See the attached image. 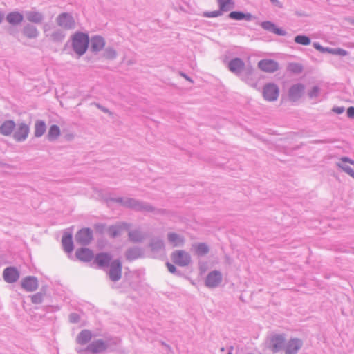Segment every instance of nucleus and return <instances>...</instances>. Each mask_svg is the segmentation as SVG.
Here are the masks:
<instances>
[{
    "label": "nucleus",
    "instance_id": "f257e3e1",
    "mask_svg": "<svg viewBox=\"0 0 354 354\" xmlns=\"http://www.w3.org/2000/svg\"><path fill=\"white\" fill-rule=\"evenodd\" d=\"M88 41L87 35L84 33L75 34L72 40L73 50L79 55H82L87 50Z\"/></svg>",
    "mask_w": 354,
    "mask_h": 354
},
{
    "label": "nucleus",
    "instance_id": "f03ea898",
    "mask_svg": "<svg viewBox=\"0 0 354 354\" xmlns=\"http://www.w3.org/2000/svg\"><path fill=\"white\" fill-rule=\"evenodd\" d=\"M173 262L180 266H187L191 261L189 254L183 250H177L171 255Z\"/></svg>",
    "mask_w": 354,
    "mask_h": 354
},
{
    "label": "nucleus",
    "instance_id": "7ed1b4c3",
    "mask_svg": "<svg viewBox=\"0 0 354 354\" xmlns=\"http://www.w3.org/2000/svg\"><path fill=\"white\" fill-rule=\"evenodd\" d=\"M29 127L24 124H19L17 128L15 127L13 131V138L17 142H21L25 140L29 134Z\"/></svg>",
    "mask_w": 354,
    "mask_h": 354
},
{
    "label": "nucleus",
    "instance_id": "20e7f679",
    "mask_svg": "<svg viewBox=\"0 0 354 354\" xmlns=\"http://www.w3.org/2000/svg\"><path fill=\"white\" fill-rule=\"evenodd\" d=\"M122 275V264L118 260L112 261L110 264L109 276L113 281H118Z\"/></svg>",
    "mask_w": 354,
    "mask_h": 354
},
{
    "label": "nucleus",
    "instance_id": "39448f33",
    "mask_svg": "<svg viewBox=\"0 0 354 354\" xmlns=\"http://www.w3.org/2000/svg\"><path fill=\"white\" fill-rule=\"evenodd\" d=\"M279 96V88L274 84H268L263 88V97L268 101H274Z\"/></svg>",
    "mask_w": 354,
    "mask_h": 354
},
{
    "label": "nucleus",
    "instance_id": "423d86ee",
    "mask_svg": "<svg viewBox=\"0 0 354 354\" xmlns=\"http://www.w3.org/2000/svg\"><path fill=\"white\" fill-rule=\"evenodd\" d=\"M302 342L298 338L290 339L285 345L286 354H296L302 346Z\"/></svg>",
    "mask_w": 354,
    "mask_h": 354
},
{
    "label": "nucleus",
    "instance_id": "0eeeda50",
    "mask_svg": "<svg viewBox=\"0 0 354 354\" xmlns=\"http://www.w3.org/2000/svg\"><path fill=\"white\" fill-rule=\"evenodd\" d=\"M258 67L265 72L272 73L278 69L279 66L277 62L272 59H263L258 63Z\"/></svg>",
    "mask_w": 354,
    "mask_h": 354
},
{
    "label": "nucleus",
    "instance_id": "6e6552de",
    "mask_svg": "<svg viewBox=\"0 0 354 354\" xmlns=\"http://www.w3.org/2000/svg\"><path fill=\"white\" fill-rule=\"evenodd\" d=\"M285 345V339L282 335H277L270 339V347L274 352L284 350Z\"/></svg>",
    "mask_w": 354,
    "mask_h": 354
},
{
    "label": "nucleus",
    "instance_id": "1a4fd4ad",
    "mask_svg": "<svg viewBox=\"0 0 354 354\" xmlns=\"http://www.w3.org/2000/svg\"><path fill=\"white\" fill-rule=\"evenodd\" d=\"M3 277L6 282L14 283L19 279V274L16 268L10 267L4 270Z\"/></svg>",
    "mask_w": 354,
    "mask_h": 354
},
{
    "label": "nucleus",
    "instance_id": "9d476101",
    "mask_svg": "<svg viewBox=\"0 0 354 354\" xmlns=\"http://www.w3.org/2000/svg\"><path fill=\"white\" fill-rule=\"evenodd\" d=\"M106 348L107 345L106 342L102 339H99L89 344L86 348V351L92 353H98L106 351Z\"/></svg>",
    "mask_w": 354,
    "mask_h": 354
},
{
    "label": "nucleus",
    "instance_id": "9b49d317",
    "mask_svg": "<svg viewBox=\"0 0 354 354\" xmlns=\"http://www.w3.org/2000/svg\"><path fill=\"white\" fill-rule=\"evenodd\" d=\"M338 166L345 172L354 178V162L347 158H342L338 163Z\"/></svg>",
    "mask_w": 354,
    "mask_h": 354
},
{
    "label": "nucleus",
    "instance_id": "f8f14e48",
    "mask_svg": "<svg viewBox=\"0 0 354 354\" xmlns=\"http://www.w3.org/2000/svg\"><path fill=\"white\" fill-rule=\"evenodd\" d=\"M92 239V232L89 229H82L76 234V241L80 244H87Z\"/></svg>",
    "mask_w": 354,
    "mask_h": 354
},
{
    "label": "nucleus",
    "instance_id": "ddd939ff",
    "mask_svg": "<svg viewBox=\"0 0 354 354\" xmlns=\"http://www.w3.org/2000/svg\"><path fill=\"white\" fill-rule=\"evenodd\" d=\"M75 255L80 261L84 262L91 261L94 257L93 252L88 248L78 249L75 252Z\"/></svg>",
    "mask_w": 354,
    "mask_h": 354
},
{
    "label": "nucleus",
    "instance_id": "4468645a",
    "mask_svg": "<svg viewBox=\"0 0 354 354\" xmlns=\"http://www.w3.org/2000/svg\"><path fill=\"white\" fill-rule=\"evenodd\" d=\"M21 286L26 291L32 292L38 287V282L35 277H27L21 281Z\"/></svg>",
    "mask_w": 354,
    "mask_h": 354
},
{
    "label": "nucleus",
    "instance_id": "2eb2a0df",
    "mask_svg": "<svg viewBox=\"0 0 354 354\" xmlns=\"http://www.w3.org/2000/svg\"><path fill=\"white\" fill-rule=\"evenodd\" d=\"M304 86L301 84L293 85L289 90V97L291 100H298L304 93Z\"/></svg>",
    "mask_w": 354,
    "mask_h": 354
},
{
    "label": "nucleus",
    "instance_id": "dca6fc26",
    "mask_svg": "<svg viewBox=\"0 0 354 354\" xmlns=\"http://www.w3.org/2000/svg\"><path fill=\"white\" fill-rule=\"evenodd\" d=\"M57 23L59 26L65 29L71 28L74 26V21L73 18L65 13L60 15L58 17Z\"/></svg>",
    "mask_w": 354,
    "mask_h": 354
},
{
    "label": "nucleus",
    "instance_id": "f3484780",
    "mask_svg": "<svg viewBox=\"0 0 354 354\" xmlns=\"http://www.w3.org/2000/svg\"><path fill=\"white\" fill-rule=\"evenodd\" d=\"M221 281V275L220 272L214 271L210 272L206 279V285L209 287H214L217 286Z\"/></svg>",
    "mask_w": 354,
    "mask_h": 354
},
{
    "label": "nucleus",
    "instance_id": "a211bd4d",
    "mask_svg": "<svg viewBox=\"0 0 354 354\" xmlns=\"http://www.w3.org/2000/svg\"><path fill=\"white\" fill-rule=\"evenodd\" d=\"M16 127L15 123L12 120H6L0 126V133L6 136L13 133Z\"/></svg>",
    "mask_w": 354,
    "mask_h": 354
},
{
    "label": "nucleus",
    "instance_id": "6ab92c4d",
    "mask_svg": "<svg viewBox=\"0 0 354 354\" xmlns=\"http://www.w3.org/2000/svg\"><path fill=\"white\" fill-rule=\"evenodd\" d=\"M111 257L107 253H100L95 258V263L100 268L109 265Z\"/></svg>",
    "mask_w": 354,
    "mask_h": 354
},
{
    "label": "nucleus",
    "instance_id": "aec40b11",
    "mask_svg": "<svg viewBox=\"0 0 354 354\" xmlns=\"http://www.w3.org/2000/svg\"><path fill=\"white\" fill-rule=\"evenodd\" d=\"M105 46L104 40L102 37L96 36L91 40V48L93 51H99Z\"/></svg>",
    "mask_w": 354,
    "mask_h": 354
},
{
    "label": "nucleus",
    "instance_id": "412c9836",
    "mask_svg": "<svg viewBox=\"0 0 354 354\" xmlns=\"http://www.w3.org/2000/svg\"><path fill=\"white\" fill-rule=\"evenodd\" d=\"M244 67L243 62L239 59L236 58L232 59L229 64V68L233 73H240Z\"/></svg>",
    "mask_w": 354,
    "mask_h": 354
},
{
    "label": "nucleus",
    "instance_id": "4be33fe9",
    "mask_svg": "<svg viewBox=\"0 0 354 354\" xmlns=\"http://www.w3.org/2000/svg\"><path fill=\"white\" fill-rule=\"evenodd\" d=\"M92 337V334L89 330H82L77 337V342L79 344L84 345L88 343Z\"/></svg>",
    "mask_w": 354,
    "mask_h": 354
},
{
    "label": "nucleus",
    "instance_id": "5701e85b",
    "mask_svg": "<svg viewBox=\"0 0 354 354\" xmlns=\"http://www.w3.org/2000/svg\"><path fill=\"white\" fill-rule=\"evenodd\" d=\"M219 10L222 12H227L234 8V2L233 0H217Z\"/></svg>",
    "mask_w": 354,
    "mask_h": 354
},
{
    "label": "nucleus",
    "instance_id": "b1692460",
    "mask_svg": "<svg viewBox=\"0 0 354 354\" xmlns=\"http://www.w3.org/2000/svg\"><path fill=\"white\" fill-rule=\"evenodd\" d=\"M127 226L126 224H122L120 225L110 227L109 230V233L110 236L114 238V237L121 235L124 230H127Z\"/></svg>",
    "mask_w": 354,
    "mask_h": 354
},
{
    "label": "nucleus",
    "instance_id": "393cba45",
    "mask_svg": "<svg viewBox=\"0 0 354 354\" xmlns=\"http://www.w3.org/2000/svg\"><path fill=\"white\" fill-rule=\"evenodd\" d=\"M62 243L66 252H71L73 251V243L71 234L64 235L62 238Z\"/></svg>",
    "mask_w": 354,
    "mask_h": 354
},
{
    "label": "nucleus",
    "instance_id": "a878e982",
    "mask_svg": "<svg viewBox=\"0 0 354 354\" xmlns=\"http://www.w3.org/2000/svg\"><path fill=\"white\" fill-rule=\"evenodd\" d=\"M46 131V124L44 121H37L35 124V136L41 137Z\"/></svg>",
    "mask_w": 354,
    "mask_h": 354
},
{
    "label": "nucleus",
    "instance_id": "bb28decb",
    "mask_svg": "<svg viewBox=\"0 0 354 354\" xmlns=\"http://www.w3.org/2000/svg\"><path fill=\"white\" fill-rule=\"evenodd\" d=\"M60 135V129L57 125H52L48 130V138L50 140L57 139Z\"/></svg>",
    "mask_w": 354,
    "mask_h": 354
},
{
    "label": "nucleus",
    "instance_id": "cd10ccee",
    "mask_svg": "<svg viewBox=\"0 0 354 354\" xmlns=\"http://www.w3.org/2000/svg\"><path fill=\"white\" fill-rule=\"evenodd\" d=\"M230 18L234 19V20H250L251 19L250 14H245L241 12H231L229 14Z\"/></svg>",
    "mask_w": 354,
    "mask_h": 354
},
{
    "label": "nucleus",
    "instance_id": "c85d7f7f",
    "mask_svg": "<svg viewBox=\"0 0 354 354\" xmlns=\"http://www.w3.org/2000/svg\"><path fill=\"white\" fill-rule=\"evenodd\" d=\"M23 19V16L19 12H12L8 15L7 20L9 23L12 24H17Z\"/></svg>",
    "mask_w": 354,
    "mask_h": 354
},
{
    "label": "nucleus",
    "instance_id": "c756f323",
    "mask_svg": "<svg viewBox=\"0 0 354 354\" xmlns=\"http://www.w3.org/2000/svg\"><path fill=\"white\" fill-rule=\"evenodd\" d=\"M168 239L174 247L182 245L184 242L183 238L175 233H170L168 235Z\"/></svg>",
    "mask_w": 354,
    "mask_h": 354
},
{
    "label": "nucleus",
    "instance_id": "7c9ffc66",
    "mask_svg": "<svg viewBox=\"0 0 354 354\" xmlns=\"http://www.w3.org/2000/svg\"><path fill=\"white\" fill-rule=\"evenodd\" d=\"M208 252L209 248L205 243H200L196 246V252L198 255L206 254Z\"/></svg>",
    "mask_w": 354,
    "mask_h": 354
},
{
    "label": "nucleus",
    "instance_id": "2f4dec72",
    "mask_svg": "<svg viewBox=\"0 0 354 354\" xmlns=\"http://www.w3.org/2000/svg\"><path fill=\"white\" fill-rule=\"evenodd\" d=\"M27 18L29 21L32 22H39L41 20V15L36 12H30L27 15Z\"/></svg>",
    "mask_w": 354,
    "mask_h": 354
},
{
    "label": "nucleus",
    "instance_id": "473e14b6",
    "mask_svg": "<svg viewBox=\"0 0 354 354\" xmlns=\"http://www.w3.org/2000/svg\"><path fill=\"white\" fill-rule=\"evenodd\" d=\"M295 41L296 43L301 44V45H308L310 43V39L304 35H298L295 38Z\"/></svg>",
    "mask_w": 354,
    "mask_h": 354
},
{
    "label": "nucleus",
    "instance_id": "72a5a7b5",
    "mask_svg": "<svg viewBox=\"0 0 354 354\" xmlns=\"http://www.w3.org/2000/svg\"><path fill=\"white\" fill-rule=\"evenodd\" d=\"M129 239L133 242H138L142 240V234L138 231L129 232Z\"/></svg>",
    "mask_w": 354,
    "mask_h": 354
},
{
    "label": "nucleus",
    "instance_id": "f704fd0d",
    "mask_svg": "<svg viewBox=\"0 0 354 354\" xmlns=\"http://www.w3.org/2000/svg\"><path fill=\"white\" fill-rule=\"evenodd\" d=\"M326 52H328L331 54L342 55V56H345L347 55V52L345 50L341 49V48H337V49L326 48Z\"/></svg>",
    "mask_w": 354,
    "mask_h": 354
},
{
    "label": "nucleus",
    "instance_id": "c9c22d12",
    "mask_svg": "<svg viewBox=\"0 0 354 354\" xmlns=\"http://www.w3.org/2000/svg\"><path fill=\"white\" fill-rule=\"evenodd\" d=\"M222 15V12L219 10H215L212 12H205L203 14V16L207 18H214L219 17Z\"/></svg>",
    "mask_w": 354,
    "mask_h": 354
},
{
    "label": "nucleus",
    "instance_id": "e433bc0d",
    "mask_svg": "<svg viewBox=\"0 0 354 354\" xmlns=\"http://www.w3.org/2000/svg\"><path fill=\"white\" fill-rule=\"evenodd\" d=\"M140 256V253L138 250H131L127 253V257L129 259H133Z\"/></svg>",
    "mask_w": 354,
    "mask_h": 354
},
{
    "label": "nucleus",
    "instance_id": "4c0bfd02",
    "mask_svg": "<svg viewBox=\"0 0 354 354\" xmlns=\"http://www.w3.org/2000/svg\"><path fill=\"white\" fill-rule=\"evenodd\" d=\"M42 295L40 293L35 294L32 296L31 299L32 301L35 304H39L42 301Z\"/></svg>",
    "mask_w": 354,
    "mask_h": 354
},
{
    "label": "nucleus",
    "instance_id": "58836bf2",
    "mask_svg": "<svg viewBox=\"0 0 354 354\" xmlns=\"http://www.w3.org/2000/svg\"><path fill=\"white\" fill-rule=\"evenodd\" d=\"M115 50L109 49L106 51L104 56L106 59H112L115 57Z\"/></svg>",
    "mask_w": 354,
    "mask_h": 354
},
{
    "label": "nucleus",
    "instance_id": "ea45409f",
    "mask_svg": "<svg viewBox=\"0 0 354 354\" xmlns=\"http://www.w3.org/2000/svg\"><path fill=\"white\" fill-rule=\"evenodd\" d=\"M290 68L293 72H300L302 70L301 66L299 64H290Z\"/></svg>",
    "mask_w": 354,
    "mask_h": 354
},
{
    "label": "nucleus",
    "instance_id": "a19ab883",
    "mask_svg": "<svg viewBox=\"0 0 354 354\" xmlns=\"http://www.w3.org/2000/svg\"><path fill=\"white\" fill-rule=\"evenodd\" d=\"M319 93V88L317 86H315L312 88V90L308 93V95L310 97H314L317 96Z\"/></svg>",
    "mask_w": 354,
    "mask_h": 354
},
{
    "label": "nucleus",
    "instance_id": "79ce46f5",
    "mask_svg": "<svg viewBox=\"0 0 354 354\" xmlns=\"http://www.w3.org/2000/svg\"><path fill=\"white\" fill-rule=\"evenodd\" d=\"M262 26L264 28L270 30L271 31L272 29L274 28V25L269 21L263 23Z\"/></svg>",
    "mask_w": 354,
    "mask_h": 354
},
{
    "label": "nucleus",
    "instance_id": "37998d69",
    "mask_svg": "<svg viewBox=\"0 0 354 354\" xmlns=\"http://www.w3.org/2000/svg\"><path fill=\"white\" fill-rule=\"evenodd\" d=\"M272 32L279 35H284L286 34L284 30H283L281 28H277L275 26L274 28L272 29Z\"/></svg>",
    "mask_w": 354,
    "mask_h": 354
},
{
    "label": "nucleus",
    "instance_id": "c03bdc74",
    "mask_svg": "<svg viewBox=\"0 0 354 354\" xmlns=\"http://www.w3.org/2000/svg\"><path fill=\"white\" fill-rule=\"evenodd\" d=\"M347 115L351 118H354V107L351 106L347 109Z\"/></svg>",
    "mask_w": 354,
    "mask_h": 354
},
{
    "label": "nucleus",
    "instance_id": "a18cd8bd",
    "mask_svg": "<svg viewBox=\"0 0 354 354\" xmlns=\"http://www.w3.org/2000/svg\"><path fill=\"white\" fill-rule=\"evenodd\" d=\"M166 266L171 273H174L176 270L175 266L170 263H167Z\"/></svg>",
    "mask_w": 354,
    "mask_h": 354
},
{
    "label": "nucleus",
    "instance_id": "49530a36",
    "mask_svg": "<svg viewBox=\"0 0 354 354\" xmlns=\"http://www.w3.org/2000/svg\"><path fill=\"white\" fill-rule=\"evenodd\" d=\"M71 319L73 322H76L79 319V317L77 315H72L71 316Z\"/></svg>",
    "mask_w": 354,
    "mask_h": 354
},
{
    "label": "nucleus",
    "instance_id": "de8ad7c7",
    "mask_svg": "<svg viewBox=\"0 0 354 354\" xmlns=\"http://www.w3.org/2000/svg\"><path fill=\"white\" fill-rule=\"evenodd\" d=\"M315 47L317 49L322 50V52H325L326 51V49H324L323 48H322L319 44H315Z\"/></svg>",
    "mask_w": 354,
    "mask_h": 354
},
{
    "label": "nucleus",
    "instance_id": "09e8293b",
    "mask_svg": "<svg viewBox=\"0 0 354 354\" xmlns=\"http://www.w3.org/2000/svg\"><path fill=\"white\" fill-rule=\"evenodd\" d=\"M336 113H343L344 111V109L343 108H337L334 110Z\"/></svg>",
    "mask_w": 354,
    "mask_h": 354
},
{
    "label": "nucleus",
    "instance_id": "8fccbe9b",
    "mask_svg": "<svg viewBox=\"0 0 354 354\" xmlns=\"http://www.w3.org/2000/svg\"><path fill=\"white\" fill-rule=\"evenodd\" d=\"M270 1L274 3V4H276L279 6H281V4L279 3V1L278 0H270Z\"/></svg>",
    "mask_w": 354,
    "mask_h": 354
},
{
    "label": "nucleus",
    "instance_id": "3c124183",
    "mask_svg": "<svg viewBox=\"0 0 354 354\" xmlns=\"http://www.w3.org/2000/svg\"><path fill=\"white\" fill-rule=\"evenodd\" d=\"M183 76L185 77V79L189 80V79L187 76H185V75H183Z\"/></svg>",
    "mask_w": 354,
    "mask_h": 354
},
{
    "label": "nucleus",
    "instance_id": "603ef678",
    "mask_svg": "<svg viewBox=\"0 0 354 354\" xmlns=\"http://www.w3.org/2000/svg\"><path fill=\"white\" fill-rule=\"evenodd\" d=\"M229 354H231L230 353Z\"/></svg>",
    "mask_w": 354,
    "mask_h": 354
}]
</instances>
